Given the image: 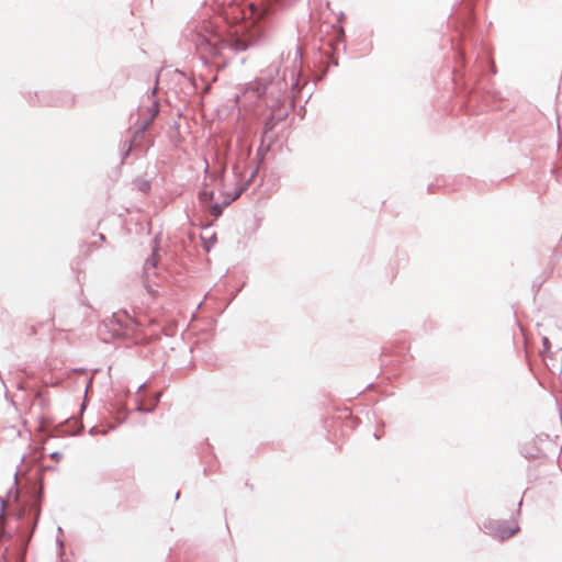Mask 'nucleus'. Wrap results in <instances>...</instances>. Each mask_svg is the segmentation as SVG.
<instances>
[{
  "label": "nucleus",
  "mask_w": 562,
  "mask_h": 562,
  "mask_svg": "<svg viewBox=\"0 0 562 562\" xmlns=\"http://www.w3.org/2000/svg\"><path fill=\"white\" fill-rule=\"evenodd\" d=\"M211 180L213 182V187L209 189V186L206 184L200 192V200L210 205L211 212L214 216H218L222 213L223 206H226L236 200L238 194H224L221 190L222 179L212 178Z\"/></svg>",
  "instance_id": "obj_1"
},
{
  "label": "nucleus",
  "mask_w": 562,
  "mask_h": 562,
  "mask_svg": "<svg viewBox=\"0 0 562 562\" xmlns=\"http://www.w3.org/2000/svg\"><path fill=\"white\" fill-rule=\"evenodd\" d=\"M518 531H519V527L516 522H510L509 525H506V526L499 525L493 529L494 536L501 541H504V540L513 537Z\"/></svg>",
  "instance_id": "obj_2"
},
{
  "label": "nucleus",
  "mask_w": 562,
  "mask_h": 562,
  "mask_svg": "<svg viewBox=\"0 0 562 562\" xmlns=\"http://www.w3.org/2000/svg\"><path fill=\"white\" fill-rule=\"evenodd\" d=\"M205 43L210 46V54L216 55L218 53L217 44L220 42V37L216 34H211L210 37L204 38Z\"/></svg>",
  "instance_id": "obj_3"
},
{
  "label": "nucleus",
  "mask_w": 562,
  "mask_h": 562,
  "mask_svg": "<svg viewBox=\"0 0 562 562\" xmlns=\"http://www.w3.org/2000/svg\"><path fill=\"white\" fill-rule=\"evenodd\" d=\"M252 43L244 38L236 37L232 41V46L236 50H246Z\"/></svg>",
  "instance_id": "obj_4"
},
{
  "label": "nucleus",
  "mask_w": 562,
  "mask_h": 562,
  "mask_svg": "<svg viewBox=\"0 0 562 562\" xmlns=\"http://www.w3.org/2000/svg\"><path fill=\"white\" fill-rule=\"evenodd\" d=\"M542 342H543L544 350L549 351V349H550V341H549V339L547 337H544Z\"/></svg>",
  "instance_id": "obj_5"
},
{
  "label": "nucleus",
  "mask_w": 562,
  "mask_h": 562,
  "mask_svg": "<svg viewBox=\"0 0 562 562\" xmlns=\"http://www.w3.org/2000/svg\"><path fill=\"white\" fill-rule=\"evenodd\" d=\"M153 105L155 108V112H157V103L155 101L153 102Z\"/></svg>",
  "instance_id": "obj_6"
}]
</instances>
